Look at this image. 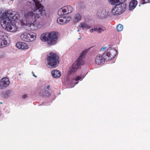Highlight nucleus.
Listing matches in <instances>:
<instances>
[{
    "instance_id": "nucleus-1",
    "label": "nucleus",
    "mask_w": 150,
    "mask_h": 150,
    "mask_svg": "<svg viewBox=\"0 0 150 150\" xmlns=\"http://www.w3.org/2000/svg\"><path fill=\"white\" fill-rule=\"evenodd\" d=\"M33 6L32 7L33 12L38 10V13H34L30 11H24V17L25 18H31L34 19L33 25L38 26L40 24V23L37 21V19L41 16H46V13L45 10L44 9L43 6L38 0H33Z\"/></svg>"
},
{
    "instance_id": "nucleus-2",
    "label": "nucleus",
    "mask_w": 150,
    "mask_h": 150,
    "mask_svg": "<svg viewBox=\"0 0 150 150\" xmlns=\"http://www.w3.org/2000/svg\"><path fill=\"white\" fill-rule=\"evenodd\" d=\"M116 52V50L115 49H108L102 55L99 54L96 56L95 59L96 64L100 65L103 64L105 61L112 60L115 57Z\"/></svg>"
},
{
    "instance_id": "nucleus-3",
    "label": "nucleus",
    "mask_w": 150,
    "mask_h": 150,
    "mask_svg": "<svg viewBox=\"0 0 150 150\" xmlns=\"http://www.w3.org/2000/svg\"><path fill=\"white\" fill-rule=\"evenodd\" d=\"M58 35L57 32L52 31L42 34L41 35L40 38L43 41L47 42L49 45H54L57 42Z\"/></svg>"
},
{
    "instance_id": "nucleus-4",
    "label": "nucleus",
    "mask_w": 150,
    "mask_h": 150,
    "mask_svg": "<svg viewBox=\"0 0 150 150\" xmlns=\"http://www.w3.org/2000/svg\"><path fill=\"white\" fill-rule=\"evenodd\" d=\"M1 22L3 27L11 32H15L17 30V27L16 25L12 23L11 20L7 18L6 16L1 17Z\"/></svg>"
},
{
    "instance_id": "nucleus-5",
    "label": "nucleus",
    "mask_w": 150,
    "mask_h": 150,
    "mask_svg": "<svg viewBox=\"0 0 150 150\" xmlns=\"http://www.w3.org/2000/svg\"><path fill=\"white\" fill-rule=\"evenodd\" d=\"M87 52V50L85 49L81 53L78 59L74 62L72 65V67L70 71V73L72 72H75L77 69L80 68V67L84 64V58L86 53Z\"/></svg>"
},
{
    "instance_id": "nucleus-6",
    "label": "nucleus",
    "mask_w": 150,
    "mask_h": 150,
    "mask_svg": "<svg viewBox=\"0 0 150 150\" xmlns=\"http://www.w3.org/2000/svg\"><path fill=\"white\" fill-rule=\"evenodd\" d=\"M59 56L56 53L50 52L46 59L47 66L50 68L56 67L59 62Z\"/></svg>"
},
{
    "instance_id": "nucleus-7",
    "label": "nucleus",
    "mask_w": 150,
    "mask_h": 150,
    "mask_svg": "<svg viewBox=\"0 0 150 150\" xmlns=\"http://www.w3.org/2000/svg\"><path fill=\"white\" fill-rule=\"evenodd\" d=\"M127 6L126 4L123 3L117 4L112 8L111 13L114 16L120 14L125 11Z\"/></svg>"
},
{
    "instance_id": "nucleus-8",
    "label": "nucleus",
    "mask_w": 150,
    "mask_h": 150,
    "mask_svg": "<svg viewBox=\"0 0 150 150\" xmlns=\"http://www.w3.org/2000/svg\"><path fill=\"white\" fill-rule=\"evenodd\" d=\"M20 37L23 40L28 42L33 41L36 38L35 34L33 32L29 33H23L21 35Z\"/></svg>"
},
{
    "instance_id": "nucleus-9",
    "label": "nucleus",
    "mask_w": 150,
    "mask_h": 150,
    "mask_svg": "<svg viewBox=\"0 0 150 150\" xmlns=\"http://www.w3.org/2000/svg\"><path fill=\"white\" fill-rule=\"evenodd\" d=\"M73 9L70 6H64L61 9H60L58 11L57 13L59 16H63L64 15H67L71 13Z\"/></svg>"
},
{
    "instance_id": "nucleus-10",
    "label": "nucleus",
    "mask_w": 150,
    "mask_h": 150,
    "mask_svg": "<svg viewBox=\"0 0 150 150\" xmlns=\"http://www.w3.org/2000/svg\"><path fill=\"white\" fill-rule=\"evenodd\" d=\"M4 16H6V17L7 18H10V19H12L14 20H16L18 19L19 18V15L18 14H16V13L14 11H13L11 10H9L6 11L5 13H3L1 17Z\"/></svg>"
},
{
    "instance_id": "nucleus-11",
    "label": "nucleus",
    "mask_w": 150,
    "mask_h": 150,
    "mask_svg": "<svg viewBox=\"0 0 150 150\" xmlns=\"http://www.w3.org/2000/svg\"><path fill=\"white\" fill-rule=\"evenodd\" d=\"M7 38L5 33L0 31V47H5L7 45Z\"/></svg>"
},
{
    "instance_id": "nucleus-12",
    "label": "nucleus",
    "mask_w": 150,
    "mask_h": 150,
    "mask_svg": "<svg viewBox=\"0 0 150 150\" xmlns=\"http://www.w3.org/2000/svg\"><path fill=\"white\" fill-rule=\"evenodd\" d=\"M71 19L70 17H61L57 18V21L59 24L63 25L68 23Z\"/></svg>"
},
{
    "instance_id": "nucleus-13",
    "label": "nucleus",
    "mask_w": 150,
    "mask_h": 150,
    "mask_svg": "<svg viewBox=\"0 0 150 150\" xmlns=\"http://www.w3.org/2000/svg\"><path fill=\"white\" fill-rule=\"evenodd\" d=\"M10 83V81L8 78H3L0 81V89H4L7 87Z\"/></svg>"
},
{
    "instance_id": "nucleus-14",
    "label": "nucleus",
    "mask_w": 150,
    "mask_h": 150,
    "mask_svg": "<svg viewBox=\"0 0 150 150\" xmlns=\"http://www.w3.org/2000/svg\"><path fill=\"white\" fill-rule=\"evenodd\" d=\"M16 47L19 49L24 50L28 48V45L23 42H18L16 44Z\"/></svg>"
},
{
    "instance_id": "nucleus-15",
    "label": "nucleus",
    "mask_w": 150,
    "mask_h": 150,
    "mask_svg": "<svg viewBox=\"0 0 150 150\" xmlns=\"http://www.w3.org/2000/svg\"><path fill=\"white\" fill-rule=\"evenodd\" d=\"M137 4V1L136 0H132L129 3V10L130 11L134 9Z\"/></svg>"
},
{
    "instance_id": "nucleus-16",
    "label": "nucleus",
    "mask_w": 150,
    "mask_h": 150,
    "mask_svg": "<svg viewBox=\"0 0 150 150\" xmlns=\"http://www.w3.org/2000/svg\"><path fill=\"white\" fill-rule=\"evenodd\" d=\"M106 29L105 27H103L102 28H92L89 30L90 33H93L94 31H97L98 33H100L102 32H103Z\"/></svg>"
},
{
    "instance_id": "nucleus-17",
    "label": "nucleus",
    "mask_w": 150,
    "mask_h": 150,
    "mask_svg": "<svg viewBox=\"0 0 150 150\" xmlns=\"http://www.w3.org/2000/svg\"><path fill=\"white\" fill-rule=\"evenodd\" d=\"M106 14V13L105 10L103 8H101L98 10L96 14L98 16L103 18L105 17Z\"/></svg>"
},
{
    "instance_id": "nucleus-18",
    "label": "nucleus",
    "mask_w": 150,
    "mask_h": 150,
    "mask_svg": "<svg viewBox=\"0 0 150 150\" xmlns=\"http://www.w3.org/2000/svg\"><path fill=\"white\" fill-rule=\"evenodd\" d=\"M51 74L54 78H56L60 77L61 75V73L59 71L56 70H52Z\"/></svg>"
},
{
    "instance_id": "nucleus-19",
    "label": "nucleus",
    "mask_w": 150,
    "mask_h": 150,
    "mask_svg": "<svg viewBox=\"0 0 150 150\" xmlns=\"http://www.w3.org/2000/svg\"><path fill=\"white\" fill-rule=\"evenodd\" d=\"M81 18L82 16L81 14L76 13L74 15L73 19L75 22L77 23L81 20Z\"/></svg>"
},
{
    "instance_id": "nucleus-20",
    "label": "nucleus",
    "mask_w": 150,
    "mask_h": 150,
    "mask_svg": "<svg viewBox=\"0 0 150 150\" xmlns=\"http://www.w3.org/2000/svg\"><path fill=\"white\" fill-rule=\"evenodd\" d=\"M126 0H108L111 4L116 5L117 4H119L125 2Z\"/></svg>"
},
{
    "instance_id": "nucleus-21",
    "label": "nucleus",
    "mask_w": 150,
    "mask_h": 150,
    "mask_svg": "<svg viewBox=\"0 0 150 150\" xmlns=\"http://www.w3.org/2000/svg\"><path fill=\"white\" fill-rule=\"evenodd\" d=\"M81 27L83 28H85L87 29H89L91 28V26L88 25L85 23H81L80 24Z\"/></svg>"
},
{
    "instance_id": "nucleus-22",
    "label": "nucleus",
    "mask_w": 150,
    "mask_h": 150,
    "mask_svg": "<svg viewBox=\"0 0 150 150\" xmlns=\"http://www.w3.org/2000/svg\"><path fill=\"white\" fill-rule=\"evenodd\" d=\"M123 28V27L122 25L120 24L118 25L116 28L117 30L118 31H122Z\"/></svg>"
},
{
    "instance_id": "nucleus-23",
    "label": "nucleus",
    "mask_w": 150,
    "mask_h": 150,
    "mask_svg": "<svg viewBox=\"0 0 150 150\" xmlns=\"http://www.w3.org/2000/svg\"><path fill=\"white\" fill-rule=\"evenodd\" d=\"M19 22L22 26H24L27 24L26 20H25V19L24 20H20Z\"/></svg>"
},
{
    "instance_id": "nucleus-24",
    "label": "nucleus",
    "mask_w": 150,
    "mask_h": 150,
    "mask_svg": "<svg viewBox=\"0 0 150 150\" xmlns=\"http://www.w3.org/2000/svg\"><path fill=\"white\" fill-rule=\"evenodd\" d=\"M140 1L141 4H144L150 2V0H140Z\"/></svg>"
},
{
    "instance_id": "nucleus-25",
    "label": "nucleus",
    "mask_w": 150,
    "mask_h": 150,
    "mask_svg": "<svg viewBox=\"0 0 150 150\" xmlns=\"http://www.w3.org/2000/svg\"><path fill=\"white\" fill-rule=\"evenodd\" d=\"M81 78L82 77L81 76H78L75 77L74 80L76 81H78L81 79Z\"/></svg>"
},
{
    "instance_id": "nucleus-26",
    "label": "nucleus",
    "mask_w": 150,
    "mask_h": 150,
    "mask_svg": "<svg viewBox=\"0 0 150 150\" xmlns=\"http://www.w3.org/2000/svg\"><path fill=\"white\" fill-rule=\"evenodd\" d=\"M27 96L26 95H24L23 96V98H25L27 97Z\"/></svg>"
},
{
    "instance_id": "nucleus-27",
    "label": "nucleus",
    "mask_w": 150,
    "mask_h": 150,
    "mask_svg": "<svg viewBox=\"0 0 150 150\" xmlns=\"http://www.w3.org/2000/svg\"><path fill=\"white\" fill-rule=\"evenodd\" d=\"M105 48L106 47H103L101 49V50L102 51H103L105 49Z\"/></svg>"
},
{
    "instance_id": "nucleus-28",
    "label": "nucleus",
    "mask_w": 150,
    "mask_h": 150,
    "mask_svg": "<svg viewBox=\"0 0 150 150\" xmlns=\"http://www.w3.org/2000/svg\"><path fill=\"white\" fill-rule=\"evenodd\" d=\"M50 87V86L49 85H48L47 87V88L48 89Z\"/></svg>"
},
{
    "instance_id": "nucleus-29",
    "label": "nucleus",
    "mask_w": 150,
    "mask_h": 150,
    "mask_svg": "<svg viewBox=\"0 0 150 150\" xmlns=\"http://www.w3.org/2000/svg\"><path fill=\"white\" fill-rule=\"evenodd\" d=\"M33 76H34V77H37V76H35L34 74H33Z\"/></svg>"
},
{
    "instance_id": "nucleus-30",
    "label": "nucleus",
    "mask_w": 150,
    "mask_h": 150,
    "mask_svg": "<svg viewBox=\"0 0 150 150\" xmlns=\"http://www.w3.org/2000/svg\"><path fill=\"white\" fill-rule=\"evenodd\" d=\"M81 37H80V38H78V39H81Z\"/></svg>"
},
{
    "instance_id": "nucleus-31",
    "label": "nucleus",
    "mask_w": 150,
    "mask_h": 150,
    "mask_svg": "<svg viewBox=\"0 0 150 150\" xmlns=\"http://www.w3.org/2000/svg\"><path fill=\"white\" fill-rule=\"evenodd\" d=\"M78 83V82H76V84H77Z\"/></svg>"
},
{
    "instance_id": "nucleus-32",
    "label": "nucleus",
    "mask_w": 150,
    "mask_h": 150,
    "mask_svg": "<svg viewBox=\"0 0 150 150\" xmlns=\"http://www.w3.org/2000/svg\"><path fill=\"white\" fill-rule=\"evenodd\" d=\"M21 74H19V75H21Z\"/></svg>"
},
{
    "instance_id": "nucleus-33",
    "label": "nucleus",
    "mask_w": 150,
    "mask_h": 150,
    "mask_svg": "<svg viewBox=\"0 0 150 150\" xmlns=\"http://www.w3.org/2000/svg\"><path fill=\"white\" fill-rule=\"evenodd\" d=\"M77 31H79V30H78Z\"/></svg>"
}]
</instances>
